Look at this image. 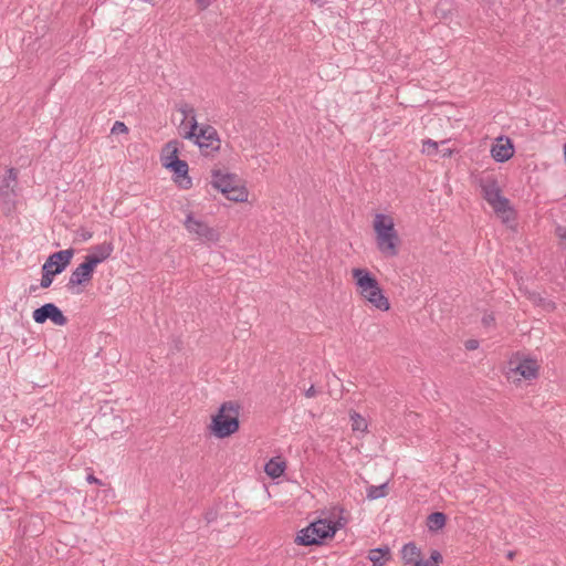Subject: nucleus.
<instances>
[{
  "label": "nucleus",
  "instance_id": "f257e3e1",
  "mask_svg": "<svg viewBox=\"0 0 566 566\" xmlns=\"http://www.w3.org/2000/svg\"><path fill=\"white\" fill-rule=\"evenodd\" d=\"M357 291L375 308L386 312L390 308L388 298L385 296L377 279L366 269L355 268L352 270Z\"/></svg>",
  "mask_w": 566,
  "mask_h": 566
},
{
  "label": "nucleus",
  "instance_id": "f03ea898",
  "mask_svg": "<svg viewBox=\"0 0 566 566\" xmlns=\"http://www.w3.org/2000/svg\"><path fill=\"white\" fill-rule=\"evenodd\" d=\"M182 138L193 142L206 156L219 151L221 146L217 129L208 124L199 125L193 118L191 125L182 133Z\"/></svg>",
  "mask_w": 566,
  "mask_h": 566
},
{
  "label": "nucleus",
  "instance_id": "7ed1b4c3",
  "mask_svg": "<svg viewBox=\"0 0 566 566\" xmlns=\"http://www.w3.org/2000/svg\"><path fill=\"white\" fill-rule=\"evenodd\" d=\"M483 199L491 206L493 211L502 219H509L507 213L513 211L510 200L502 195L496 178L493 175L481 176L476 180Z\"/></svg>",
  "mask_w": 566,
  "mask_h": 566
},
{
  "label": "nucleus",
  "instance_id": "20e7f679",
  "mask_svg": "<svg viewBox=\"0 0 566 566\" xmlns=\"http://www.w3.org/2000/svg\"><path fill=\"white\" fill-rule=\"evenodd\" d=\"M345 525V521L336 522L317 520L297 533L295 542L298 545L311 546L322 544L324 539L333 537L337 530Z\"/></svg>",
  "mask_w": 566,
  "mask_h": 566
},
{
  "label": "nucleus",
  "instance_id": "39448f33",
  "mask_svg": "<svg viewBox=\"0 0 566 566\" xmlns=\"http://www.w3.org/2000/svg\"><path fill=\"white\" fill-rule=\"evenodd\" d=\"M239 405L227 401L221 405L219 411L212 417L211 431L217 438H227L239 429Z\"/></svg>",
  "mask_w": 566,
  "mask_h": 566
},
{
  "label": "nucleus",
  "instance_id": "423d86ee",
  "mask_svg": "<svg viewBox=\"0 0 566 566\" xmlns=\"http://www.w3.org/2000/svg\"><path fill=\"white\" fill-rule=\"evenodd\" d=\"M18 170L9 168L0 182V200L11 211L15 206L18 196Z\"/></svg>",
  "mask_w": 566,
  "mask_h": 566
},
{
  "label": "nucleus",
  "instance_id": "0eeeda50",
  "mask_svg": "<svg viewBox=\"0 0 566 566\" xmlns=\"http://www.w3.org/2000/svg\"><path fill=\"white\" fill-rule=\"evenodd\" d=\"M32 317L38 324H43L48 319L57 326H64L67 324L66 316L54 303H45L44 305L34 310Z\"/></svg>",
  "mask_w": 566,
  "mask_h": 566
},
{
  "label": "nucleus",
  "instance_id": "6e6552de",
  "mask_svg": "<svg viewBox=\"0 0 566 566\" xmlns=\"http://www.w3.org/2000/svg\"><path fill=\"white\" fill-rule=\"evenodd\" d=\"M185 227L190 233H193L206 241L214 242L219 239L218 232L213 228L209 227L206 222L196 219L192 213L187 214Z\"/></svg>",
  "mask_w": 566,
  "mask_h": 566
},
{
  "label": "nucleus",
  "instance_id": "1a4fd4ad",
  "mask_svg": "<svg viewBox=\"0 0 566 566\" xmlns=\"http://www.w3.org/2000/svg\"><path fill=\"white\" fill-rule=\"evenodd\" d=\"M166 149L169 155L167 156V163L165 166L174 171L177 177H186L188 174V164L185 160L178 158V142H169L166 145Z\"/></svg>",
  "mask_w": 566,
  "mask_h": 566
},
{
  "label": "nucleus",
  "instance_id": "9d476101",
  "mask_svg": "<svg viewBox=\"0 0 566 566\" xmlns=\"http://www.w3.org/2000/svg\"><path fill=\"white\" fill-rule=\"evenodd\" d=\"M73 255L74 250L71 248L54 252L46 259L42 266L52 270L55 274H60L67 268Z\"/></svg>",
  "mask_w": 566,
  "mask_h": 566
},
{
  "label": "nucleus",
  "instance_id": "9b49d317",
  "mask_svg": "<svg viewBox=\"0 0 566 566\" xmlns=\"http://www.w3.org/2000/svg\"><path fill=\"white\" fill-rule=\"evenodd\" d=\"M400 239L398 232H391L381 237H376V245L378 251L385 258H395L399 253Z\"/></svg>",
  "mask_w": 566,
  "mask_h": 566
},
{
  "label": "nucleus",
  "instance_id": "f8f14e48",
  "mask_svg": "<svg viewBox=\"0 0 566 566\" xmlns=\"http://www.w3.org/2000/svg\"><path fill=\"white\" fill-rule=\"evenodd\" d=\"M94 270L92 264L84 259V262L72 271L66 287L72 291L75 286L88 283L93 277Z\"/></svg>",
  "mask_w": 566,
  "mask_h": 566
},
{
  "label": "nucleus",
  "instance_id": "ddd939ff",
  "mask_svg": "<svg viewBox=\"0 0 566 566\" xmlns=\"http://www.w3.org/2000/svg\"><path fill=\"white\" fill-rule=\"evenodd\" d=\"M514 155V145L509 137L501 136L491 148V156L496 163H505Z\"/></svg>",
  "mask_w": 566,
  "mask_h": 566
},
{
  "label": "nucleus",
  "instance_id": "4468645a",
  "mask_svg": "<svg viewBox=\"0 0 566 566\" xmlns=\"http://www.w3.org/2000/svg\"><path fill=\"white\" fill-rule=\"evenodd\" d=\"M114 251L112 242H103L91 248L90 253L85 255V260L95 269L99 263L107 260Z\"/></svg>",
  "mask_w": 566,
  "mask_h": 566
},
{
  "label": "nucleus",
  "instance_id": "2eb2a0df",
  "mask_svg": "<svg viewBox=\"0 0 566 566\" xmlns=\"http://www.w3.org/2000/svg\"><path fill=\"white\" fill-rule=\"evenodd\" d=\"M238 182H240V180L233 174H222L220 171H214L212 175V186L220 190L223 195H227L228 190H230Z\"/></svg>",
  "mask_w": 566,
  "mask_h": 566
},
{
  "label": "nucleus",
  "instance_id": "dca6fc26",
  "mask_svg": "<svg viewBox=\"0 0 566 566\" xmlns=\"http://www.w3.org/2000/svg\"><path fill=\"white\" fill-rule=\"evenodd\" d=\"M374 231L376 237L395 232L394 219L388 214L377 213L374 219Z\"/></svg>",
  "mask_w": 566,
  "mask_h": 566
},
{
  "label": "nucleus",
  "instance_id": "f3484780",
  "mask_svg": "<svg viewBox=\"0 0 566 566\" xmlns=\"http://www.w3.org/2000/svg\"><path fill=\"white\" fill-rule=\"evenodd\" d=\"M176 109L182 115V120L179 125V132L182 136V133L187 130L188 125H191L192 118L197 119L196 109L187 102L176 104Z\"/></svg>",
  "mask_w": 566,
  "mask_h": 566
},
{
  "label": "nucleus",
  "instance_id": "a211bd4d",
  "mask_svg": "<svg viewBox=\"0 0 566 566\" xmlns=\"http://www.w3.org/2000/svg\"><path fill=\"white\" fill-rule=\"evenodd\" d=\"M368 559L373 566H384L390 559V548L388 546L373 548L368 552Z\"/></svg>",
  "mask_w": 566,
  "mask_h": 566
},
{
  "label": "nucleus",
  "instance_id": "6ab92c4d",
  "mask_svg": "<svg viewBox=\"0 0 566 566\" xmlns=\"http://www.w3.org/2000/svg\"><path fill=\"white\" fill-rule=\"evenodd\" d=\"M516 370L525 379H534L537 377L538 365L534 359H524L518 364Z\"/></svg>",
  "mask_w": 566,
  "mask_h": 566
},
{
  "label": "nucleus",
  "instance_id": "aec40b11",
  "mask_svg": "<svg viewBox=\"0 0 566 566\" xmlns=\"http://www.w3.org/2000/svg\"><path fill=\"white\" fill-rule=\"evenodd\" d=\"M264 471L270 478L277 479L284 473L285 463L277 459H271L266 462Z\"/></svg>",
  "mask_w": 566,
  "mask_h": 566
},
{
  "label": "nucleus",
  "instance_id": "412c9836",
  "mask_svg": "<svg viewBox=\"0 0 566 566\" xmlns=\"http://www.w3.org/2000/svg\"><path fill=\"white\" fill-rule=\"evenodd\" d=\"M447 522V516L442 512H433L427 517V526L429 531L437 532L441 530Z\"/></svg>",
  "mask_w": 566,
  "mask_h": 566
},
{
  "label": "nucleus",
  "instance_id": "4be33fe9",
  "mask_svg": "<svg viewBox=\"0 0 566 566\" xmlns=\"http://www.w3.org/2000/svg\"><path fill=\"white\" fill-rule=\"evenodd\" d=\"M224 196L231 201L243 202L248 199V191L244 186H241L240 182H238L230 190H228L227 195Z\"/></svg>",
  "mask_w": 566,
  "mask_h": 566
},
{
  "label": "nucleus",
  "instance_id": "5701e85b",
  "mask_svg": "<svg viewBox=\"0 0 566 566\" xmlns=\"http://www.w3.org/2000/svg\"><path fill=\"white\" fill-rule=\"evenodd\" d=\"M420 554V549L412 542L405 544L401 548V558L406 564L413 562Z\"/></svg>",
  "mask_w": 566,
  "mask_h": 566
},
{
  "label": "nucleus",
  "instance_id": "b1692460",
  "mask_svg": "<svg viewBox=\"0 0 566 566\" xmlns=\"http://www.w3.org/2000/svg\"><path fill=\"white\" fill-rule=\"evenodd\" d=\"M388 483L385 482L380 485H370L367 488V499L368 500H378L385 497L387 495Z\"/></svg>",
  "mask_w": 566,
  "mask_h": 566
},
{
  "label": "nucleus",
  "instance_id": "393cba45",
  "mask_svg": "<svg viewBox=\"0 0 566 566\" xmlns=\"http://www.w3.org/2000/svg\"><path fill=\"white\" fill-rule=\"evenodd\" d=\"M443 557L437 549L431 551L430 558L428 560H417L413 566H440Z\"/></svg>",
  "mask_w": 566,
  "mask_h": 566
},
{
  "label": "nucleus",
  "instance_id": "a878e982",
  "mask_svg": "<svg viewBox=\"0 0 566 566\" xmlns=\"http://www.w3.org/2000/svg\"><path fill=\"white\" fill-rule=\"evenodd\" d=\"M452 13V3L448 0H441L436 8V15L447 20Z\"/></svg>",
  "mask_w": 566,
  "mask_h": 566
},
{
  "label": "nucleus",
  "instance_id": "bb28decb",
  "mask_svg": "<svg viewBox=\"0 0 566 566\" xmlns=\"http://www.w3.org/2000/svg\"><path fill=\"white\" fill-rule=\"evenodd\" d=\"M56 274L52 270H49V269L42 266V277H41L40 286L43 289L50 287L53 282V277Z\"/></svg>",
  "mask_w": 566,
  "mask_h": 566
},
{
  "label": "nucleus",
  "instance_id": "cd10ccee",
  "mask_svg": "<svg viewBox=\"0 0 566 566\" xmlns=\"http://www.w3.org/2000/svg\"><path fill=\"white\" fill-rule=\"evenodd\" d=\"M350 419H352V427H353L354 431H357V430L365 431L367 429L366 420L359 413L354 412L350 416Z\"/></svg>",
  "mask_w": 566,
  "mask_h": 566
},
{
  "label": "nucleus",
  "instance_id": "c85d7f7f",
  "mask_svg": "<svg viewBox=\"0 0 566 566\" xmlns=\"http://www.w3.org/2000/svg\"><path fill=\"white\" fill-rule=\"evenodd\" d=\"M438 143L432 139H426L422 142V153L428 156L436 155L438 153Z\"/></svg>",
  "mask_w": 566,
  "mask_h": 566
},
{
  "label": "nucleus",
  "instance_id": "c756f323",
  "mask_svg": "<svg viewBox=\"0 0 566 566\" xmlns=\"http://www.w3.org/2000/svg\"><path fill=\"white\" fill-rule=\"evenodd\" d=\"M127 132H128V128L123 122L117 120L114 123V125L112 127L113 134L127 133Z\"/></svg>",
  "mask_w": 566,
  "mask_h": 566
},
{
  "label": "nucleus",
  "instance_id": "7c9ffc66",
  "mask_svg": "<svg viewBox=\"0 0 566 566\" xmlns=\"http://www.w3.org/2000/svg\"><path fill=\"white\" fill-rule=\"evenodd\" d=\"M556 233L557 235L560 238V240L563 241V245L564 248L566 249V228L564 227H558L556 229Z\"/></svg>",
  "mask_w": 566,
  "mask_h": 566
},
{
  "label": "nucleus",
  "instance_id": "2f4dec72",
  "mask_svg": "<svg viewBox=\"0 0 566 566\" xmlns=\"http://www.w3.org/2000/svg\"><path fill=\"white\" fill-rule=\"evenodd\" d=\"M479 347V342L476 339H469L465 342V348L469 350H474Z\"/></svg>",
  "mask_w": 566,
  "mask_h": 566
},
{
  "label": "nucleus",
  "instance_id": "473e14b6",
  "mask_svg": "<svg viewBox=\"0 0 566 566\" xmlns=\"http://www.w3.org/2000/svg\"><path fill=\"white\" fill-rule=\"evenodd\" d=\"M200 9H207L211 4V0H196Z\"/></svg>",
  "mask_w": 566,
  "mask_h": 566
},
{
  "label": "nucleus",
  "instance_id": "72a5a7b5",
  "mask_svg": "<svg viewBox=\"0 0 566 566\" xmlns=\"http://www.w3.org/2000/svg\"><path fill=\"white\" fill-rule=\"evenodd\" d=\"M482 322L485 326H490L494 322V317L492 315H484Z\"/></svg>",
  "mask_w": 566,
  "mask_h": 566
},
{
  "label": "nucleus",
  "instance_id": "f704fd0d",
  "mask_svg": "<svg viewBox=\"0 0 566 566\" xmlns=\"http://www.w3.org/2000/svg\"><path fill=\"white\" fill-rule=\"evenodd\" d=\"M86 481L88 483L102 484L101 480L95 478L93 474H88L87 478H86Z\"/></svg>",
  "mask_w": 566,
  "mask_h": 566
},
{
  "label": "nucleus",
  "instance_id": "c9c22d12",
  "mask_svg": "<svg viewBox=\"0 0 566 566\" xmlns=\"http://www.w3.org/2000/svg\"><path fill=\"white\" fill-rule=\"evenodd\" d=\"M316 395V390H315V387L312 385L306 391H305V396L307 398H312Z\"/></svg>",
  "mask_w": 566,
  "mask_h": 566
},
{
  "label": "nucleus",
  "instance_id": "e433bc0d",
  "mask_svg": "<svg viewBox=\"0 0 566 566\" xmlns=\"http://www.w3.org/2000/svg\"><path fill=\"white\" fill-rule=\"evenodd\" d=\"M92 235H93V234H92V232H90V231H84V232L81 234V237H82L83 241H87V240H90V239L92 238Z\"/></svg>",
  "mask_w": 566,
  "mask_h": 566
},
{
  "label": "nucleus",
  "instance_id": "4c0bfd02",
  "mask_svg": "<svg viewBox=\"0 0 566 566\" xmlns=\"http://www.w3.org/2000/svg\"><path fill=\"white\" fill-rule=\"evenodd\" d=\"M442 157H450L452 155V150L450 148H446L441 150Z\"/></svg>",
  "mask_w": 566,
  "mask_h": 566
},
{
  "label": "nucleus",
  "instance_id": "58836bf2",
  "mask_svg": "<svg viewBox=\"0 0 566 566\" xmlns=\"http://www.w3.org/2000/svg\"><path fill=\"white\" fill-rule=\"evenodd\" d=\"M312 3H316L318 6H324L325 4V1L324 0H310Z\"/></svg>",
  "mask_w": 566,
  "mask_h": 566
},
{
  "label": "nucleus",
  "instance_id": "ea45409f",
  "mask_svg": "<svg viewBox=\"0 0 566 566\" xmlns=\"http://www.w3.org/2000/svg\"><path fill=\"white\" fill-rule=\"evenodd\" d=\"M207 521L210 523L213 520L212 513H208L206 516Z\"/></svg>",
  "mask_w": 566,
  "mask_h": 566
},
{
  "label": "nucleus",
  "instance_id": "a19ab883",
  "mask_svg": "<svg viewBox=\"0 0 566 566\" xmlns=\"http://www.w3.org/2000/svg\"><path fill=\"white\" fill-rule=\"evenodd\" d=\"M35 290H36V286H35V285H32V286L30 287V291H31V292H34Z\"/></svg>",
  "mask_w": 566,
  "mask_h": 566
}]
</instances>
